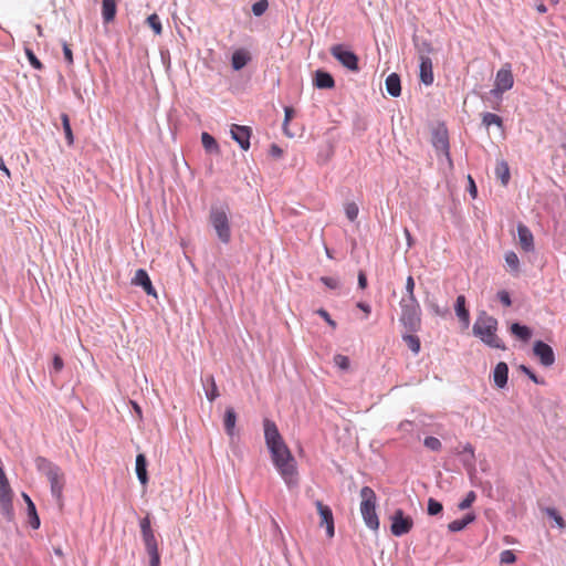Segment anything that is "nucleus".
<instances>
[{"instance_id":"16","label":"nucleus","mask_w":566,"mask_h":566,"mask_svg":"<svg viewBox=\"0 0 566 566\" xmlns=\"http://www.w3.org/2000/svg\"><path fill=\"white\" fill-rule=\"evenodd\" d=\"M420 81L426 85H431L433 83V70H432V61L429 56L421 55L420 56Z\"/></svg>"},{"instance_id":"10","label":"nucleus","mask_w":566,"mask_h":566,"mask_svg":"<svg viewBox=\"0 0 566 566\" xmlns=\"http://www.w3.org/2000/svg\"><path fill=\"white\" fill-rule=\"evenodd\" d=\"M514 85V77L510 65L501 67L495 76L494 88L491 91L493 95L500 96L504 92L511 90Z\"/></svg>"},{"instance_id":"12","label":"nucleus","mask_w":566,"mask_h":566,"mask_svg":"<svg viewBox=\"0 0 566 566\" xmlns=\"http://www.w3.org/2000/svg\"><path fill=\"white\" fill-rule=\"evenodd\" d=\"M533 352L543 366L549 367L555 363L554 350L546 343L542 340H536L533 346Z\"/></svg>"},{"instance_id":"21","label":"nucleus","mask_w":566,"mask_h":566,"mask_svg":"<svg viewBox=\"0 0 566 566\" xmlns=\"http://www.w3.org/2000/svg\"><path fill=\"white\" fill-rule=\"evenodd\" d=\"M250 61L251 55L245 49L235 50L231 57V64L235 71L243 69Z\"/></svg>"},{"instance_id":"11","label":"nucleus","mask_w":566,"mask_h":566,"mask_svg":"<svg viewBox=\"0 0 566 566\" xmlns=\"http://www.w3.org/2000/svg\"><path fill=\"white\" fill-rule=\"evenodd\" d=\"M317 513L319 515V526L325 527L327 537L332 538L335 535V523L333 511L328 505H325L322 501L315 502Z\"/></svg>"},{"instance_id":"43","label":"nucleus","mask_w":566,"mask_h":566,"mask_svg":"<svg viewBox=\"0 0 566 566\" xmlns=\"http://www.w3.org/2000/svg\"><path fill=\"white\" fill-rule=\"evenodd\" d=\"M423 443L428 449L432 451H439L442 447L440 440L436 437H427Z\"/></svg>"},{"instance_id":"33","label":"nucleus","mask_w":566,"mask_h":566,"mask_svg":"<svg viewBox=\"0 0 566 566\" xmlns=\"http://www.w3.org/2000/svg\"><path fill=\"white\" fill-rule=\"evenodd\" d=\"M61 122H62V126H63V130H64L66 143H67L69 146H72L74 144V135H73V132H72V127H71L69 115L65 114V113L61 114Z\"/></svg>"},{"instance_id":"5","label":"nucleus","mask_w":566,"mask_h":566,"mask_svg":"<svg viewBox=\"0 0 566 566\" xmlns=\"http://www.w3.org/2000/svg\"><path fill=\"white\" fill-rule=\"evenodd\" d=\"M139 525L145 549L149 556V566H160L158 542L151 528L149 515H146L144 518H142Z\"/></svg>"},{"instance_id":"26","label":"nucleus","mask_w":566,"mask_h":566,"mask_svg":"<svg viewBox=\"0 0 566 566\" xmlns=\"http://www.w3.org/2000/svg\"><path fill=\"white\" fill-rule=\"evenodd\" d=\"M13 497H0V514L11 522L14 518Z\"/></svg>"},{"instance_id":"14","label":"nucleus","mask_w":566,"mask_h":566,"mask_svg":"<svg viewBox=\"0 0 566 566\" xmlns=\"http://www.w3.org/2000/svg\"><path fill=\"white\" fill-rule=\"evenodd\" d=\"M132 284L136 285V286H142L148 295H151L155 297L157 296L156 290L153 286L149 275L144 269H138L135 272V275L132 279Z\"/></svg>"},{"instance_id":"15","label":"nucleus","mask_w":566,"mask_h":566,"mask_svg":"<svg viewBox=\"0 0 566 566\" xmlns=\"http://www.w3.org/2000/svg\"><path fill=\"white\" fill-rule=\"evenodd\" d=\"M517 237L518 243L525 252H531L534 250V237L525 224L520 223L517 226Z\"/></svg>"},{"instance_id":"56","label":"nucleus","mask_w":566,"mask_h":566,"mask_svg":"<svg viewBox=\"0 0 566 566\" xmlns=\"http://www.w3.org/2000/svg\"><path fill=\"white\" fill-rule=\"evenodd\" d=\"M534 382H538L537 377L534 373H532L526 366L522 365L520 367Z\"/></svg>"},{"instance_id":"38","label":"nucleus","mask_w":566,"mask_h":566,"mask_svg":"<svg viewBox=\"0 0 566 566\" xmlns=\"http://www.w3.org/2000/svg\"><path fill=\"white\" fill-rule=\"evenodd\" d=\"M147 24L154 30L155 34L160 35L163 27L158 14L153 13L147 18Z\"/></svg>"},{"instance_id":"4","label":"nucleus","mask_w":566,"mask_h":566,"mask_svg":"<svg viewBox=\"0 0 566 566\" xmlns=\"http://www.w3.org/2000/svg\"><path fill=\"white\" fill-rule=\"evenodd\" d=\"M400 307V322L402 325L411 333L418 332L421 327V308L417 297L411 300L401 298Z\"/></svg>"},{"instance_id":"9","label":"nucleus","mask_w":566,"mask_h":566,"mask_svg":"<svg viewBox=\"0 0 566 566\" xmlns=\"http://www.w3.org/2000/svg\"><path fill=\"white\" fill-rule=\"evenodd\" d=\"M39 465L44 464L46 468V478L49 482L51 483V491L54 495H60L63 490V474L61 473V470L53 465L52 463L48 462L43 458L38 459Z\"/></svg>"},{"instance_id":"36","label":"nucleus","mask_w":566,"mask_h":566,"mask_svg":"<svg viewBox=\"0 0 566 566\" xmlns=\"http://www.w3.org/2000/svg\"><path fill=\"white\" fill-rule=\"evenodd\" d=\"M482 124L485 126V128H489L491 125H495L499 128H503V119L493 113H484L482 115Z\"/></svg>"},{"instance_id":"31","label":"nucleus","mask_w":566,"mask_h":566,"mask_svg":"<svg viewBox=\"0 0 566 566\" xmlns=\"http://www.w3.org/2000/svg\"><path fill=\"white\" fill-rule=\"evenodd\" d=\"M433 146L438 149L443 151L449 157V140L446 132H438L436 134Z\"/></svg>"},{"instance_id":"55","label":"nucleus","mask_w":566,"mask_h":566,"mask_svg":"<svg viewBox=\"0 0 566 566\" xmlns=\"http://www.w3.org/2000/svg\"><path fill=\"white\" fill-rule=\"evenodd\" d=\"M270 154L273 157L279 158V157L282 156L283 151H282V149L277 145L273 144V145H271Z\"/></svg>"},{"instance_id":"32","label":"nucleus","mask_w":566,"mask_h":566,"mask_svg":"<svg viewBox=\"0 0 566 566\" xmlns=\"http://www.w3.org/2000/svg\"><path fill=\"white\" fill-rule=\"evenodd\" d=\"M495 174L496 177L501 179L502 185L506 186L510 180V169L507 163L504 160L497 163Z\"/></svg>"},{"instance_id":"44","label":"nucleus","mask_w":566,"mask_h":566,"mask_svg":"<svg viewBox=\"0 0 566 566\" xmlns=\"http://www.w3.org/2000/svg\"><path fill=\"white\" fill-rule=\"evenodd\" d=\"M334 364L343 370H347L349 368V359L345 355H340V354L335 355Z\"/></svg>"},{"instance_id":"60","label":"nucleus","mask_w":566,"mask_h":566,"mask_svg":"<svg viewBox=\"0 0 566 566\" xmlns=\"http://www.w3.org/2000/svg\"><path fill=\"white\" fill-rule=\"evenodd\" d=\"M360 495H375V493L370 488L365 486L361 489Z\"/></svg>"},{"instance_id":"35","label":"nucleus","mask_w":566,"mask_h":566,"mask_svg":"<svg viewBox=\"0 0 566 566\" xmlns=\"http://www.w3.org/2000/svg\"><path fill=\"white\" fill-rule=\"evenodd\" d=\"M505 262H506L509 270L512 273L517 274L520 272V260L515 252H513V251L506 252L505 253Z\"/></svg>"},{"instance_id":"19","label":"nucleus","mask_w":566,"mask_h":566,"mask_svg":"<svg viewBox=\"0 0 566 566\" xmlns=\"http://www.w3.org/2000/svg\"><path fill=\"white\" fill-rule=\"evenodd\" d=\"M476 518L474 512H468L462 518H458L448 524V530L451 533L463 531L469 524L473 523Z\"/></svg>"},{"instance_id":"42","label":"nucleus","mask_w":566,"mask_h":566,"mask_svg":"<svg viewBox=\"0 0 566 566\" xmlns=\"http://www.w3.org/2000/svg\"><path fill=\"white\" fill-rule=\"evenodd\" d=\"M268 7L266 0H260L252 6V12L254 15L260 17L266 11Z\"/></svg>"},{"instance_id":"41","label":"nucleus","mask_w":566,"mask_h":566,"mask_svg":"<svg viewBox=\"0 0 566 566\" xmlns=\"http://www.w3.org/2000/svg\"><path fill=\"white\" fill-rule=\"evenodd\" d=\"M516 555L511 549H505L500 554L501 564H514L516 562Z\"/></svg>"},{"instance_id":"57","label":"nucleus","mask_w":566,"mask_h":566,"mask_svg":"<svg viewBox=\"0 0 566 566\" xmlns=\"http://www.w3.org/2000/svg\"><path fill=\"white\" fill-rule=\"evenodd\" d=\"M0 170L3 171V174L8 178H11V172H10L9 168L6 166L3 158L1 156H0Z\"/></svg>"},{"instance_id":"25","label":"nucleus","mask_w":566,"mask_h":566,"mask_svg":"<svg viewBox=\"0 0 566 566\" xmlns=\"http://www.w3.org/2000/svg\"><path fill=\"white\" fill-rule=\"evenodd\" d=\"M386 90L394 97H397L401 94L400 77L397 73H391L387 76Z\"/></svg>"},{"instance_id":"6","label":"nucleus","mask_w":566,"mask_h":566,"mask_svg":"<svg viewBox=\"0 0 566 566\" xmlns=\"http://www.w3.org/2000/svg\"><path fill=\"white\" fill-rule=\"evenodd\" d=\"M390 532L396 537L408 534L413 527V520L402 509H396L390 515Z\"/></svg>"},{"instance_id":"28","label":"nucleus","mask_w":566,"mask_h":566,"mask_svg":"<svg viewBox=\"0 0 566 566\" xmlns=\"http://www.w3.org/2000/svg\"><path fill=\"white\" fill-rule=\"evenodd\" d=\"M203 386L206 389V396L210 401H213L219 397V390L213 376H208Z\"/></svg>"},{"instance_id":"37","label":"nucleus","mask_w":566,"mask_h":566,"mask_svg":"<svg viewBox=\"0 0 566 566\" xmlns=\"http://www.w3.org/2000/svg\"><path fill=\"white\" fill-rule=\"evenodd\" d=\"M402 338L412 353L418 354L420 352V339L418 336L408 334L403 335Z\"/></svg>"},{"instance_id":"47","label":"nucleus","mask_w":566,"mask_h":566,"mask_svg":"<svg viewBox=\"0 0 566 566\" xmlns=\"http://www.w3.org/2000/svg\"><path fill=\"white\" fill-rule=\"evenodd\" d=\"M284 123H283V130L287 136H292V134L287 130V124L294 116V109L292 107H285L284 108Z\"/></svg>"},{"instance_id":"53","label":"nucleus","mask_w":566,"mask_h":566,"mask_svg":"<svg viewBox=\"0 0 566 566\" xmlns=\"http://www.w3.org/2000/svg\"><path fill=\"white\" fill-rule=\"evenodd\" d=\"M53 368L56 373L61 371L63 368V359L59 355L53 357Z\"/></svg>"},{"instance_id":"22","label":"nucleus","mask_w":566,"mask_h":566,"mask_svg":"<svg viewBox=\"0 0 566 566\" xmlns=\"http://www.w3.org/2000/svg\"><path fill=\"white\" fill-rule=\"evenodd\" d=\"M465 296L459 295L455 301L454 311L458 318L463 323L465 327L470 324V313L465 306Z\"/></svg>"},{"instance_id":"48","label":"nucleus","mask_w":566,"mask_h":566,"mask_svg":"<svg viewBox=\"0 0 566 566\" xmlns=\"http://www.w3.org/2000/svg\"><path fill=\"white\" fill-rule=\"evenodd\" d=\"M321 281L329 289L335 290L339 287V281L335 277L323 276Z\"/></svg>"},{"instance_id":"40","label":"nucleus","mask_w":566,"mask_h":566,"mask_svg":"<svg viewBox=\"0 0 566 566\" xmlns=\"http://www.w3.org/2000/svg\"><path fill=\"white\" fill-rule=\"evenodd\" d=\"M358 206L355 203V202H349L345 206V213H346V217L350 220V221H355L358 217Z\"/></svg>"},{"instance_id":"62","label":"nucleus","mask_w":566,"mask_h":566,"mask_svg":"<svg viewBox=\"0 0 566 566\" xmlns=\"http://www.w3.org/2000/svg\"><path fill=\"white\" fill-rule=\"evenodd\" d=\"M432 310L433 312L437 314V315H440L442 316L443 315V312L440 311L439 306L438 305H432Z\"/></svg>"},{"instance_id":"58","label":"nucleus","mask_w":566,"mask_h":566,"mask_svg":"<svg viewBox=\"0 0 566 566\" xmlns=\"http://www.w3.org/2000/svg\"><path fill=\"white\" fill-rule=\"evenodd\" d=\"M357 307L360 308L361 311H364L366 313V315L370 314L371 308H370V306L368 304L359 302L357 304Z\"/></svg>"},{"instance_id":"61","label":"nucleus","mask_w":566,"mask_h":566,"mask_svg":"<svg viewBox=\"0 0 566 566\" xmlns=\"http://www.w3.org/2000/svg\"><path fill=\"white\" fill-rule=\"evenodd\" d=\"M536 10L539 12V13H545L547 12V8L544 3H539L536 6Z\"/></svg>"},{"instance_id":"13","label":"nucleus","mask_w":566,"mask_h":566,"mask_svg":"<svg viewBox=\"0 0 566 566\" xmlns=\"http://www.w3.org/2000/svg\"><path fill=\"white\" fill-rule=\"evenodd\" d=\"M231 137L240 145L243 150L250 148V138L252 129L249 126L232 124L230 128Z\"/></svg>"},{"instance_id":"27","label":"nucleus","mask_w":566,"mask_h":566,"mask_svg":"<svg viewBox=\"0 0 566 566\" xmlns=\"http://www.w3.org/2000/svg\"><path fill=\"white\" fill-rule=\"evenodd\" d=\"M147 460L144 454H138L136 457V474L139 481L145 484L147 482Z\"/></svg>"},{"instance_id":"30","label":"nucleus","mask_w":566,"mask_h":566,"mask_svg":"<svg viewBox=\"0 0 566 566\" xmlns=\"http://www.w3.org/2000/svg\"><path fill=\"white\" fill-rule=\"evenodd\" d=\"M510 329L513 335L524 342L528 340L532 336L531 329L527 326L520 325L518 323H513Z\"/></svg>"},{"instance_id":"39","label":"nucleus","mask_w":566,"mask_h":566,"mask_svg":"<svg viewBox=\"0 0 566 566\" xmlns=\"http://www.w3.org/2000/svg\"><path fill=\"white\" fill-rule=\"evenodd\" d=\"M442 510H443V505L441 502L437 501L434 497H429L428 507H427L429 515H432V516L438 515L442 512Z\"/></svg>"},{"instance_id":"29","label":"nucleus","mask_w":566,"mask_h":566,"mask_svg":"<svg viewBox=\"0 0 566 566\" xmlns=\"http://www.w3.org/2000/svg\"><path fill=\"white\" fill-rule=\"evenodd\" d=\"M223 422H224L226 432L229 436H233L234 427H235V422H237V415H235L233 408H227Z\"/></svg>"},{"instance_id":"2","label":"nucleus","mask_w":566,"mask_h":566,"mask_svg":"<svg viewBox=\"0 0 566 566\" xmlns=\"http://www.w3.org/2000/svg\"><path fill=\"white\" fill-rule=\"evenodd\" d=\"M497 325V319L483 311L479 313L473 324L472 333L486 346L504 350L506 347L496 334Z\"/></svg>"},{"instance_id":"50","label":"nucleus","mask_w":566,"mask_h":566,"mask_svg":"<svg viewBox=\"0 0 566 566\" xmlns=\"http://www.w3.org/2000/svg\"><path fill=\"white\" fill-rule=\"evenodd\" d=\"M322 318L325 319V322L332 326L333 328H336V322L332 319L331 315L325 311L324 308H319L316 312Z\"/></svg>"},{"instance_id":"8","label":"nucleus","mask_w":566,"mask_h":566,"mask_svg":"<svg viewBox=\"0 0 566 566\" xmlns=\"http://www.w3.org/2000/svg\"><path fill=\"white\" fill-rule=\"evenodd\" d=\"M331 54L335 57L344 67L352 72H358V56L347 50L343 44H336L331 48Z\"/></svg>"},{"instance_id":"18","label":"nucleus","mask_w":566,"mask_h":566,"mask_svg":"<svg viewBox=\"0 0 566 566\" xmlns=\"http://www.w3.org/2000/svg\"><path fill=\"white\" fill-rule=\"evenodd\" d=\"M509 367L506 363L500 361L493 370V380L497 388H504L507 384Z\"/></svg>"},{"instance_id":"17","label":"nucleus","mask_w":566,"mask_h":566,"mask_svg":"<svg viewBox=\"0 0 566 566\" xmlns=\"http://www.w3.org/2000/svg\"><path fill=\"white\" fill-rule=\"evenodd\" d=\"M538 507L542 513L546 514L552 520V527H557L559 530H564L566 527V522L557 509L553 506H544L541 503H538Z\"/></svg>"},{"instance_id":"24","label":"nucleus","mask_w":566,"mask_h":566,"mask_svg":"<svg viewBox=\"0 0 566 566\" xmlns=\"http://www.w3.org/2000/svg\"><path fill=\"white\" fill-rule=\"evenodd\" d=\"M314 85L318 88H333L335 81L329 73L318 70L314 76Z\"/></svg>"},{"instance_id":"59","label":"nucleus","mask_w":566,"mask_h":566,"mask_svg":"<svg viewBox=\"0 0 566 566\" xmlns=\"http://www.w3.org/2000/svg\"><path fill=\"white\" fill-rule=\"evenodd\" d=\"M468 179L470 182V192H471L472 197L474 198L476 196V187H475L474 180L472 179L471 176H469Z\"/></svg>"},{"instance_id":"63","label":"nucleus","mask_w":566,"mask_h":566,"mask_svg":"<svg viewBox=\"0 0 566 566\" xmlns=\"http://www.w3.org/2000/svg\"><path fill=\"white\" fill-rule=\"evenodd\" d=\"M465 450H468L471 454V457H473V449L471 446L467 447Z\"/></svg>"},{"instance_id":"20","label":"nucleus","mask_w":566,"mask_h":566,"mask_svg":"<svg viewBox=\"0 0 566 566\" xmlns=\"http://www.w3.org/2000/svg\"><path fill=\"white\" fill-rule=\"evenodd\" d=\"M27 504L28 523L33 530H38L41 525V521L36 511V506L32 501V497H23Z\"/></svg>"},{"instance_id":"23","label":"nucleus","mask_w":566,"mask_h":566,"mask_svg":"<svg viewBox=\"0 0 566 566\" xmlns=\"http://www.w3.org/2000/svg\"><path fill=\"white\" fill-rule=\"evenodd\" d=\"M117 12V0H102V17L104 23L113 22Z\"/></svg>"},{"instance_id":"49","label":"nucleus","mask_w":566,"mask_h":566,"mask_svg":"<svg viewBox=\"0 0 566 566\" xmlns=\"http://www.w3.org/2000/svg\"><path fill=\"white\" fill-rule=\"evenodd\" d=\"M63 54H64V59L67 62V64L72 65L74 62L73 52L66 42H63Z\"/></svg>"},{"instance_id":"54","label":"nucleus","mask_w":566,"mask_h":566,"mask_svg":"<svg viewBox=\"0 0 566 566\" xmlns=\"http://www.w3.org/2000/svg\"><path fill=\"white\" fill-rule=\"evenodd\" d=\"M358 286L363 290L367 287V277L364 271L358 273Z\"/></svg>"},{"instance_id":"64","label":"nucleus","mask_w":566,"mask_h":566,"mask_svg":"<svg viewBox=\"0 0 566 566\" xmlns=\"http://www.w3.org/2000/svg\"><path fill=\"white\" fill-rule=\"evenodd\" d=\"M134 407H135V411L140 412V409H139V407L136 403L134 405Z\"/></svg>"},{"instance_id":"51","label":"nucleus","mask_w":566,"mask_h":566,"mask_svg":"<svg viewBox=\"0 0 566 566\" xmlns=\"http://www.w3.org/2000/svg\"><path fill=\"white\" fill-rule=\"evenodd\" d=\"M497 298L505 306H511V304H512L511 296H510L509 292H506V291H500L497 293Z\"/></svg>"},{"instance_id":"45","label":"nucleus","mask_w":566,"mask_h":566,"mask_svg":"<svg viewBox=\"0 0 566 566\" xmlns=\"http://www.w3.org/2000/svg\"><path fill=\"white\" fill-rule=\"evenodd\" d=\"M25 55H27L30 64L32 65V67H34L35 70H42L43 69V64L35 56V54L32 52V50L25 49Z\"/></svg>"},{"instance_id":"46","label":"nucleus","mask_w":566,"mask_h":566,"mask_svg":"<svg viewBox=\"0 0 566 566\" xmlns=\"http://www.w3.org/2000/svg\"><path fill=\"white\" fill-rule=\"evenodd\" d=\"M406 293L407 296L403 297L405 300H411L412 297H416L415 295V280L411 275H409L406 280Z\"/></svg>"},{"instance_id":"52","label":"nucleus","mask_w":566,"mask_h":566,"mask_svg":"<svg viewBox=\"0 0 566 566\" xmlns=\"http://www.w3.org/2000/svg\"><path fill=\"white\" fill-rule=\"evenodd\" d=\"M476 497H463V500L458 504L459 510L463 511L470 509L474 503Z\"/></svg>"},{"instance_id":"7","label":"nucleus","mask_w":566,"mask_h":566,"mask_svg":"<svg viewBox=\"0 0 566 566\" xmlns=\"http://www.w3.org/2000/svg\"><path fill=\"white\" fill-rule=\"evenodd\" d=\"M377 497H363L360 513L365 525L373 532H378L380 522L377 514Z\"/></svg>"},{"instance_id":"3","label":"nucleus","mask_w":566,"mask_h":566,"mask_svg":"<svg viewBox=\"0 0 566 566\" xmlns=\"http://www.w3.org/2000/svg\"><path fill=\"white\" fill-rule=\"evenodd\" d=\"M209 222L219 240L222 243H229L231 240V227L228 206H212L209 212Z\"/></svg>"},{"instance_id":"1","label":"nucleus","mask_w":566,"mask_h":566,"mask_svg":"<svg viewBox=\"0 0 566 566\" xmlns=\"http://www.w3.org/2000/svg\"><path fill=\"white\" fill-rule=\"evenodd\" d=\"M263 427L265 443L275 468L286 483H294L297 478L296 461L279 432L277 426L274 421L264 419Z\"/></svg>"},{"instance_id":"34","label":"nucleus","mask_w":566,"mask_h":566,"mask_svg":"<svg viewBox=\"0 0 566 566\" xmlns=\"http://www.w3.org/2000/svg\"><path fill=\"white\" fill-rule=\"evenodd\" d=\"M201 143L208 153H219V145L210 134L202 133Z\"/></svg>"}]
</instances>
